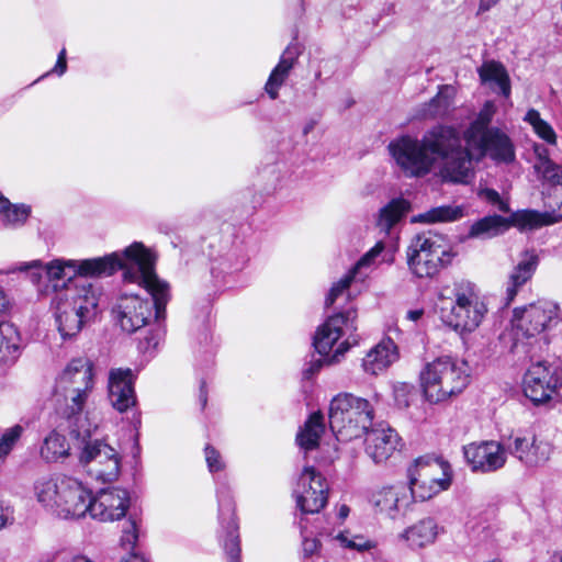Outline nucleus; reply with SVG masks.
<instances>
[{"label":"nucleus","mask_w":562,"mask_h":562,"mask_svg":"<svg viewBox=\"0 0 562 562\" xmlns=\"http://www.w3.org/2000/svg\"><path fill=\"white\" fill-rule=\"evenodd\" d=\"M119 265L117 270L123 271L124 281L144 288L150 299L124 293L119 297L113 313L126 333L132 334L145 326H153L142 345L146 351L156 349L166 334L162 322L171 297L170 286L157 276L156 257L142 243L135 241L119 252Z\"/></svg>","instance_id":"f257e3e1"},{"label":"nucleus","mask_w":562,"mask_h":562,"mask_svg":"<svg viewBox=\"0 0 562 562\" xmlns=\"http://www.w3.org/2000/svg\"><path fill=\"white\" fill-rule=\"evenodd\" d=\"M389 151L397 166L411 177L429 172L435 161L440 160V176L447 182L468 183L472 177V158L469 147L462 146L456 127L436 125L420 140L402 136L389 144Z\"/></svg>","instance_id":"f03ea898"},{"label":"nucleus","mask_w":562,"mask_h":562,"mask_svg":"<svg viewBox=\"0 0 562 562\" xmlns=\"http://www.w3.org/2000/svg\"><path fill=\"white\" fill-rule=\"evenodd\" d=\"M119 266V252L115 251L103 257L83 260L54 259L46 265L41 261H33L31 265L12 268L7 273L35 268L30 273L31 281L37 285L43 280L47 281L44 290L40 291L48 294L52 290L57 295L69 286L90 283L87 278L112 276L117 271Z\"/></svg>","instance_id":"7ed1b4c3"},{"label":"nucleus","mask_w":562,"mask_h":562,"mask_svg":"<svg viewBox=\"0 0 562 562\" xmlns=\"http://www.w3.org/2000/svg\"><path fill=\"white\" fill-rule=\"evenodd\" d=\"M357 311L353 305L333 314L326 322L318 327L313 345L318 352V357L312 356L311 360L304 364L302 374L304 379H312L322 367L327 363L339 361L350 347L358 344L355 335L357 330Z\"/></svg>","instance_id":"20e7f679"},{"label":"nucleus","mask_w":562,"mask_h":562,"mask_svg":"<svg viewBox=\"0 0 562 562\" xmlns=\"http://www.w3.org/2000/svg\"><path fill=\"white\" fill-rule=\"evenodd\" d=\"M100 296V288L85 283L69 286L52 299L57 328L63 339L77 336L95 317Z\"/></svg>","instance_id":"39448f33"},{"label":"nucleus","mask_w":562,"mask_h":562,"mask_svg":"<svg viewBox=\"0 0 562 562\" xmlns=\"http://www.w3.org/2000/svg\"><path fill=\"white\" fill-rule=\"evenodd\" d=\"M420 386L429 403H441L460 394L470 382L465 362L439 357L425 364L419 373Z\"/></svg>","instance_id":"423d86ee"},{"label":"nucleus","mask_w":562,"mask_h":562,"mask_svg":"<svg viewBox=\"0 0 562 562\" xmlns=\"http://www.w3.org/2000/svg\"><path fill=\"white\" fill-rule=\"evenodd\" d=\"M328 417L336 439L347 442L361 437L372 426L374 409L366 398L340 393L331 400Z\"/></svg>","instance_id":"0eeeda50"},{"label":"nucleus","mask_w":562,"mask_h":562,"mask_svg":"<svg viewBox=\"0 0 562 562\" xmlns=\"http://www.w3.org/2000/svg\"><path fill=\"white\" fill-rule=\"evenodd\" d=\"M94 387V366L86 357L70 360L56 380V392L66 403L64 414L68 419L80 415Z\"/></svg>","instance_id":"6e6552de"},{"label":"nucleus","mask_w":562,"mask_h":562,"mask_svg":"<svg viewBox=\"0 0 562 562\" xmlns=\"http://www.w3.org/2000/svg\"><path fill=\"white\" fill-rule=\"evenodd\" d=\"M409 270L418 278H432L451 263L454 252L446 239L431 232L416 235L406 252Z\"/></svg>","instance_id":"1a4fd4ad"},{"label":"nucleus","mask_w":562,"mask_h":562,"mask_svg":"<svg viewBox=\"0 0 562 562\" xmlns=\"http://www.w3.org/2000/svg\"><path fill=\"white\" fill-rule=\"evenodd\" d=\"M448 463L431 458H418L408 469L409 491L415 501H427L449 488Z\"/></svg>","instance_id":"9d476101"},{"label":"nucleus","mask_w":562,"mask_h":562,"mask_svg":"<svg viewBox=\"0 0 562 562\" xmlns=\"http://www.w3.org/2000/svg\"><path fill=\"white\" fill-rule=\"evenodd\" d=\"M558 221L559 218L553 213L522 210L513 213L509 218L501 215L485 216L472 224L469 234L472 237H493L510 226L531 231L554 224Z\"/></svg>","instance_id":"9b49d317"},{"label":"nucleus","mask_w":562,"mask_h":562,"mask_svg":"<svg viewBox=\"0 0 562 562\" xmlns=\"http://www.w3.org/2000/svg\"><path fill=\"white\" fill-rule=\"evenodd\" d=\"M78 458L80 465L88 475L95 480L112 482L120 474V454L113 447L102 440L85 441Z\"/></svg>","instance_id":"f8f14e48"},{"label":"nucleus","mask_w":562,"mask_h":562,"mask_svg":"<svg viewBox=\"0 0 562 562\" xmlns=\"http://www.w3.org/2000/svg\"><path fill=\"white\" fill-rule=\"evenodd\" d=\"M504 440L506 453L527 468L544 465L553 451L549 441L539 439L531 431L518 430L504 438Z\"/></svg>","instance_id":"ddd939ff"},{"label":"nucleus","mask_w":562,"mask_h":562,"mask_svg":"<svg viewBox=\"0 0 562 562\" xmlns=\"http://www.w3.org/2000/svg\"><path fill=\"white\" fill-rule=\"evenodd\" d=\"M560 307L548 300H539L526 307L516 308L514 324L518 331L526 337H535L552 325L558 324Z\"/></svg>","instance_id":"4468645a"},{"label":"nucleus","mask_w":562,"mask_h":562,"mask_svg":"<svg viewBox=\"0 0 562 562\" xmlns=\"http://www.w3.org/2000/svg\"><path fill=\"white\" fill-rule=\"evenodd\" d=\"M218 502L220 539L228 557V562H240V541L238 524L235 516V503L231 488L221 483L216 491Z\"/></svg>","instance_id":"2eb2a0df"},{"label":"nucleus","mask_w":562,"mask_h":562,"mask_svg":"<svg viewBox=\"0 0 562 562\" xmlns=\"http://www.w3.org/2000/svg\"><path fill=\"white\" fill-rule=\"evenodd\" d=\"M465 143L470 154L474 151L479 158L488 157L496 165H509L516 159L512 138L498 127H493L490 132L470 138Z\"/></svg>","instance_id":"dca6fc26"},{"label":"nucleus","mask_w":562,"mask_h":562,"mask_svg":"<svg viewBox=\"0 0 562 562\" xmlns=\"http://www.w3.org/2000/svg\"><path fill=\"white\" fill-rule=\"evenodd\" d=\"M328 485L313 467H305L299 477L294 496L302 514H316L327 503Z\"/></svg>","instance_id":"f3484780"},{"label":"nucleus","mask_w":562,"mask_h":562,"mask_svg":"<svg viewBox=\"0 0 562 562\" xmlns=\"http://www.w3.org/2000/svg\"><path fill=\"white\" fill-rule=\"evenodd\" d=\"M467 463L473 472L491 473L503 468L506 462L505 440L472 442L463 447Z\"/></svg>","instance_id":"a211bd4d"},{"label":"nucleus","mask_w":562,"mask_h":562,"mask_svg":"<svg viewBox=\"0 0 562 562\" xmlns=\"http://www.w3.org/2000/svg\"><path fill=\"white\" fill-rule=\"evenodd\" d=\"M137 373L130 368H115L109 372V400L114 409L120 413L137 412L135 382Z\"/></svg>","instance_id":"6ab92c4d"},{"label":"nucleus","mask_w":562,"mask_h":562,"mask_svg":"<svg viewBox=\"0 0 562 562\" xmlns=\"http://www.w3.org/2000/svg\"><path fill=\"white\" fill-rule=\"evenodd\" d=\"M522 390L535 404L557 397L555 368L551 370L546 361L532 363L525 373Z\"/></svg>","instance_id":"aec40b11"},{"label":"nucleus","mask_w":562,"mask_h":562,"mask_svg":"<svg viewBox=\"0 0 562 562\" xmlns=\"http://www.w3.org/2000/svg\"><path fill=\"white\" fill-rule=\"evenodd\" d=\"M130 506L128 492L121 487L101 490L90 498L88 513L101 521L119 520L125 516Z\"/></svg>","instance_id":"412c9836"},{"label":"nucleus","mask_w":562,"mask_h":562,"mask_svg":"<svg viewBox=\"0 0 562 562\" xmlns=\"http://www.w3.org/2000/svg\"><path fill=\"white\" fill-rule=\"evenodd\" d=\"M367 456L376 464L385 462L401 447V438L397 432L383 424L370 427L366 432Z\"/></svg>","instance_id":"4be33fe9"},{"label":"nucleus","mask_w":562,"mask_h":562,"mask_svg":"<svg viewBox=\"0 0 562 562\" xmlns=\"http://www.w3.org/2000/svg\"><path fill=\"white\" fill-rule=\"evenodd\" d=\"M64 499L59 517L80 518L89 510L91 491L81 481L66 475L65 484H61Z\"/></svg>","instance_id":"5701e85b"},{"label":"nucleus","mask_w":562,"mask_h":562,"mask_svg":"<svg viewBox=\"0 0 562 562\" xmlns=\"http://www.w3.org/2000/svg\"><path fill=\"white\" fill-rule=\"evenodd\" d=\"M487 308L485 305H451L450 310L440 307L442 322L457 331H473L484 318Z\"/></svg>","instance_id":"b1692460"},{"label":"nucleus","mask_w":562,"mask_h":562,"mask_svg":"<svg viewBox=\"0 0 562 562\" xmlns=\"http://www.w3.org/2000/svg\"><path fill=\"white\" fill-rule=\"evenodd\" d=\"M66 475L42 476L33 485L36 501L46 509L59 517L64 494L61 484H65Z\"/></svg>","instance_id":"393cba45"},{"label":"nucleus","mask_w":562,"mask_h":562,"mask_svg":"<svg viewBox=\"0 0 562 562\" xmlns=\"http://www.w3.org/2000/svg\"><path fill=\"white\" fill-rule=\"evenodd\" d=\"M66 475L42 476L33 485L36 501L46 509L59 517L64 494L61 484H65Z\"/></svg>","instance_id":"a878e982"},{"label":"nucleus","mask_w":562,"mask_h":562,"mask_svg":"<svg viewBox=\"0 0 562 562\" xmlns=\"http://www.w3.org/2000/svg\"><path fill=\"white\" fill-rule=\"evenodd\" d=\"M539 263V258L533 251H526L522 259L514 267L508 276L505 292V304L509 305L518 291L531 280Z\"/></svg>","instance_id":"bb28decb"},{"label":"nucleus","mask_w":562,"mask_h":562,"mask_svg":"<svg viewBox=\"0 0 562 562\" xmlns=\"http://www.w3.org/2000/svg\"><path fill=\"white\" fill-rule=\"evenodd\" d=\"M370 503L378 512L392 519L404 515L409 505L407 495L393 486L383 487L372 493Z\"/></svg>","instance_id":"cd10ccee"},{"label":"nucleus","mask_w":562,"mask_h":562,"mask_svg":"<svg viewBox=\"0 0 562 562\" xmlns=\"http://www.w3.org/2000/svg\"><path fill=\"white\" fill-rule=\"evenodd\" d=\"M384 249V245L382 241L375 244L373 248H371L357 263L350 269L344 277L339 279L338 282L334 283L330 288L326 300L325 306H333L339 297H342L345 294L349 296L348 289L351 282L356 279L357 273L367 266H370L371 262L378 257L382 250Z\"/></svg>","instance_id":"c85d7f7f"},{"label":"nucleus","mask_w":562,"mask_h":562,"mask_svg":"<svg viewBox=\"0 0 562 562\" xmlns=\"http://www.w3.org/2000/svg\"><path fill=\"white\" fill-rule=\"evenodd\" d=\"M397 358L396 345L392 339L385 338L366 355L362 360V368L367 373L378 375L394 363Z\"/></svg>","instance_id":"c756f323"},{"label":"nucleus","mask_w":562,"mask_h":562,"mask_svg":"<svg viewBox=\"0 0 562 562\" xmlns=\"http://www.w3.org/2000/svg\"><path fill=\"white\" fill-rule=\"evenodd\" d=\"M22 348V337L18 327L10 322L0 323V364H14L21 356Z\"/></svg>","instance_id":"7c9ffc66"},{"label":"nucleus","mask_w":562,"mask_h":562,"mask_svg":"<svg viewBox=\"0 0 562 562\" xmlns=\"http://www.w3.org/2000/svg\"><path fill=\"white\" fill-rule=\"evenodd\" d=\"M438 532L439 528L436 520L427 517L406 528L398 537L411 548L418 549L432 543Z\"/></svg>","instance_id":"2f4dec72"},{"label":"nucleus","mask_w":562,"mask_h":562,"mask_svg":"<svg viewBox=\"0 0 562 562\" xmlns=\"http://www.w3.org/2000/svg\"><path fill=\"white\" fill-rule=\"evenodd\" d=\"M454 88L449 85L441 86L438 93L418 110V117L434 120L445 117L453 105Z\"/></svg>","instance_id":"473e14b6"},{"label":"nucleus","mask_w":562,"mask_h":562,"mask_svg":"<svg viewBox=\"0 0 562 562\" xmlns=\"http://www.w3.org/2000/svg\"><path fill=\"white\" fill-rule=\"evenodd\" d=\"M32 209L24 203H11L0 192V223L3 228L16 229L22 227L31 216Z\"/></svg>","instance_id":"72a5a7b5"},{"label":"nucleus","mask_w":562,"mask_h":562,"mask_svg":"<svg viewBox=\"0 0 562 562\" xmlns=\"http://www.w3.org/2000/svg\"><path fill=\"white\" fill-rule=\"evenodd\" d=\"M294 61L295 56L291 52V48L288 47L282 54L278 65L271 71L268 81L265 86L266 92L272 100H276L278 98L279 89L288 78L290 70L294 66Z\"/></svg>","instance_id":"f704fd0d"},{"label":"nucleus","mask_w":562,"mask_h":562,"mask_svg":"<svg viewBox=\"0 0 562 562\" xmlns=\"http://www.w3.org/2000/svg\"><path fill=\"white\" fill-rule=\"evenodd\" d=\"M409 207V202L403 198L391 200L379 212L376 221L378 227L384 234H389L391 229L407 214Z\"/></svg>","instance_id":"c9c22d12"},{"label":"nucleus","mask_w":562,"mask_h":562,"mask_svg":"<svg viewBox=\"0 0 562 562\" xmlns=\"http://www.w3.org/2000/svg\"><path fill=\"white\" fill-rule=\"evenodd\" d=\"M324 429L323 415L319 412L311 414L304 426L296 435L297 445L306 451L315 449L318 446V441Z\"/></svg>","instance_id":"e433bc0d"},{"label":"nucleus","mask_w":562,"mask_h":562,"mask_svg":"<svg viewBox=\"0 0 562 562\" xmlns=\"http://www.w3.org/2000/svg\"><path fill=\"white\" fill-rule=\"evenodd\" d=\"M479 75L483 82H494L505 98L510 95V79L501 63L495 60L485 61L479 68Z\"/></svg>","instance_id":"4c0bfd02"},{"label":"nucleus","mask_w":562,"mask_h":562,"mask_svg":"<svg viewBox=\"0 0 562 562\" xmlns=\"http://www.w3.org/2000/svg\"><path fill=\"white\" fill-rule=\"evenodd\" d=\"M69 443L65 436L57 431H52L45 437L41 447V457L47 462H56L68 456Z\"/></svg>","instance_id":"58836bf2"},{"label":"nucleus","mask_w":562,"mask_h":562,"mask_svg":"<svg viewBox=\"0 0 562 562\" xmlns=\"http://www.w3.org/2000/svg\"><path fill=\"white\" fill-rule=\"evenodd\" d=\"M463 216V209L458 205H441L432 207L424 213L414 216L413 221L418 223H447L460 220Z\"/></svg>","instance_id":"ea45409f"},{"label":"nucleus","mask_w":562,"mask_h":562,"mask_svg":"<svg viewBox=\"0 0 562 562\" xmlns=\"http://www.w3.org/2000/svg\"><path fill=\"white\" fill-rule=\"evenodd\" d=\"M246 255L232 250L212 262L211 271L216 277L240 271L247 263Z\"/></svg>","instance_id":"a19ab883"},{"label":"nucleus","mask_w":562,"mask_h":562,"mask_svg":"<svg viewBox=\"0 0 562 562\" xmlns=\"http://www.w3.org/2000/svg\"><path fill=\"white\" fill-rule=\"evenodd\" d=\"M495 112V104L492 101L485 102L483 108L480 110L476 119L470 124V126L464 132V139L468 140L475 136L482 135L485 132H490L493 128L490 126V124L493 120Z\"/></svg>","instance_id":"79ce46f5"},{"label":"nucleus","mask_w":562,"mask_h":562,"mask_svg":"<svg viewBox=\"0 0 562 562\" xmlns=\"http://www.w3.org/2000/svg\"><path fill=\"white\" fill-rule=\"evenodd\" d=\"M524 121L529 123L537 136L543 139L546 143L549 145L557 144V134L553 127L541 117L539 111L536 109L528 110Z\"/></svg>","instance_id":"37998d69"},{"label":"nucleus","mask_w":562,"mask_h":562,"mask_svg":"<svg viewBox=\"0 0 562 562\" xmlns=\"http://www.w3.org/2000/svg\"><path fill=\"white\" fill-rule=\"evenodd\" d=\"M454 296L453 305H464V304H474V305H485L482 301H480L479 291L476 285L469 280H460L453 283L452 290Z\"/></svg>","instance_id":"c03bdc74"},{"label":"nucleus","mask_w":562,"mask_h":562,"mask_svg":"<svg viewBox=\"0 0 562 562\" xmlns=\"http://www.w3.org/2000/svg\"><path fill=\"white\" fill-rule=\"evenodd\" d=\"M535 169L552 186H562V167L553 160H544V165H535Z\"/></svg>","instance_id":"a18cd8bd"},{"label":"nucleus","mask_w":562,"mask_h":562,"mask_svg":"<svg viewBox=\"0 0 562 562\" xmlns=\"http://www.w3.org/2000/svg\"><path fill=\"white\" fill-rule=\"evenodd\" d=\"M337 540L342 547L357 551H367L373 548L372 541L360 535L351 536L348 532H341L337 536Z\"/></svg>","instance_id":"49530a36"},{"label":"nucleus","mask_w":562,"mask_h":562,"mask_svg":"<svg viewBox=\"0 0 562 562\" xmlns=\"http://www.w3.org/2000/svg\"><path fill=\"white\" fill-rule=\"evenodd\" d=\"M22 426L15 425L4 431L0 438V461H2L12 450L14 443L21 437Z\"/></svg>","instance_id":"de8ad7c7"},{"label":"nucleus","mask_w":562,"mask_h":562,"mask_svg":"<svg viewBox=\"0 0 562 562\" xmlns=\"http://www.w3.org/2000/svg\"><path fill=\"white\" fill-rule=\"evenodd\" d=\"M138 539V525L135 519H130L123 529L121 543L125 548H134Z\"/></svg>","instance_id":"09e8293b"},{"label":"nucleus","mask_w":562,"mask_h":562,"mask_svg":"<svg viewBox=\"0 0 562 562\" xmlns=\"http://www.w3.org/2000/svg\"><path fill=\"white\" fill-rule=\"evenodd\" d=\"M205 460L210 472H218L224 469L225 464L220 452L212 446L207 445L204 449Z\"/></svg>","instance_id":"8fccbe9b"},{"label":"nucleus","mask_w":562,"mask_h":562,"mask_svg":"<svg viewBox=\"0 0 562 562\" xmlns=\"http://www.w3.org/2000/svg\"><path fill=\"white\" fill-rule=\"evenodd\" d=\"M482 196L493 204H497L498 209L503 212L508 211L507 204L502 200L499 193L494 189H485L482 191Z\"/></svg>","instance_id":"3c124183"},{"label":"nucleus","mask_w":562,"mask_h":562,"mask_svg":"<svg viewBox=\"0 0 562 562\" xmlns=\"http://www.w3.org/2000/svg\"><path fill=\"white\" fill-rule=\"evenodd\" d=\"M318 547H319V542L317 539H315V538L310 539V538L303 536L302 552H303L304 558H310L314 553H316L318 550Z\"/></svg>","instance_id":"603ef678"},{"label":"nucleus","mask_w":562,"mask_h":562,"mask_svg":"<svg viewBox=\"0 0 562 562\" xmlns=\"http://www.w3.org/2000/svg\"><path fill=\"white\" fill-rule=\"evenodd\" d=\"M67 70V60H66V49L63 48L57 57V61L55 67L53 68L52 72H55L58 76H61Z\"/></svg>","instance_id":"864d4df0"},{"label":"nucleus","mask_w":562,"mask_h":562,"mask_svg":"<svg viewBox=\"0 0 562 562\" xmlns=\"http://www.w3.org/2000/svg\"><path fill=\"white\" fill-rule=\"evenodd\" d=\"M535 153L537 155L536 165H544V160H551L549 157V150L542 145H537L535 147Z\"/></svg>","instance_id":"5fc2aeb1"},{"label":"nucleus","mask_w":562,"mask_h":562,"mask_svg":"<svg viewBox=\"0 0 562 562\" xmlns=\"http://www.w3.org/2000/svg\"><path fill=\"white\" fill-rule=\"evenodd\" d=\"M557 398L562 401V366L555 368Z\"/></svg>","instance_id":"6e6d98bb"},{"label":"nucleus","mask_w":562,"mask_h":562,"mask_svg":"<svg viewBox=\"0 0 562 562\" xmlns=\"http://www.w3.org/2000/svg\"><path fill=\"white\" fill-rule=\"evenodd\" d=\"M499 0H480L479 13H483L493 8Z\"/></svg>","instance_id":"4d7b16f0"},{"label":"nucleus","mask_w":562,"mask_h":562,"mask_svg":"<svg viewBox=\"0 0 562 562\" xmlns=\"http://www.w3.org/2000/svg\"><path fill=\"white\" fill-rule=\"evenodd\" d=\"M10 518L9 509L0 505V528H3Z\"/></svg>","instance_id":"13d9d810"},{"label":"nucleus","mask_w":562,"mask_h":562,"mask_svg":"<svg viewBox=\"0 0 562 562\" xmlns=\"http://www.w3.org/2000/svg\"><path fill=\"white\" fill-rule=\"evenodd\" d=\"M424 315L423 310H411L407 312L406 317L409 321L417 322Z\"/></svg>","instance_id":"bf43d9fd"},{"label":"nucleus","mask_w":562,"mask_h":562,"mask_svg":"<svg viewBox=\"0 0 562 562\" xmlns=\"http://www.w3.org/2000/svg\"><path fill=\"white\" fill-rule=\"evenodd\" d=\"M8 308V301L4 292L0 290V315L3 314Z\"/></svg>","instance_id":"052dcab7"},{"label":"nucleus","mask_w":562,"mask_h":562,"mask_svg":"<svg viewBox=\"0 0 562 562\" xmlns=\"http://www.w3.org/2000/svg\"><path fill=\"white\" fill-rule=\"evenodd\" d=\"M199 398H200L202 406L204 407L206 404V401H207V395H206V390H205L204 383H202V385H201Z\"/></svg>","instance_id":"680f3d73"},{"label":"nucleus","mask_w":562,"mask_h":562,"mask_svg":"<svg viewBox=\"0 0 562 562\" xmlns=\"http://www.w3.org/2000/svg\"><path fill=\"white\" fill-rule=\"evenodd\" d=\"M550 562H562V550L554 551L550 557Z\"/></svg>","instance_id":"e2e57ef3"},{"label":"nucleus","mask_w":562,"mask_h":562,"mask_svg":"<svg viewBox=\"0 0 562 562\" xmlns=\"http://www.w3.org/2000/svg\"><path fill=\"white\" fill-rule=\"evenodd\" d=\"M125 562H148L144 557L132 554Z\"/></svg>","instance_id":"0e129e2a"},{"label":"nucleus","mask_w":562,"mask_h":562,"mask_svg":"<svg viewBox=\"0 0 562 562\" xmlns=\"http://www.w3.org/2000/svg\"><path fill=\"white\" fill-rule=\"evenodd\" d=\"M349 514V508L346 505H342L339 509V517L346 518Z\"/></svg>","instance_id":"69168bd1"},{"label":"nucleus","mask_w":562,"mask_h":562,"mask_svg":"<svg viewBox=\"0 0 562 562\" xmlns=\"http://www.w3.org/2000/svg\"><path fill=\"white\" fill-rule=\"evenodd\" d=\"M299 526L301 528V532L303 533L305 527L303 526L302 521L299 522Z\"/></svg>","instance_id":"338daca9"},{"label":"nucleus","mask_w":562,"mask_h":562,"mask_svg":"<svg viewBox=\"0 0 562 562\" xmlns=\"http://www.w3.org/2000/svg\"><path fill=\"white\" fill-rule=\"evenodd\" d=\"M140 423V419H139V414H137V419H136V424H139Z\"/></svg>","instance_id":"774afa93"}]
</instances>
